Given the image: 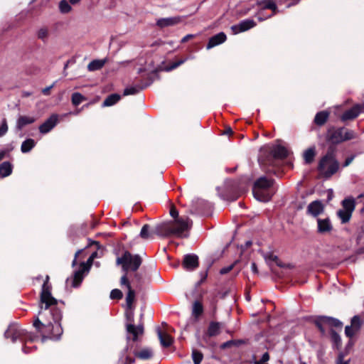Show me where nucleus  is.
I'll use <instances>...</instances> for the list:
<instances>
[{"label":"nucleus","instance_id":"1","mask_svg":"<svg viewBox=\"0 0 364 364\" xmlns=\"http://www.w3.org/2000/svg\"><path fill=\"white\" fill-rule=\"evenodd\" d=\"M48 279L46 276L41 292L40 309L33 322V326L43 335V341L46 337L58 340L63 332L60 323L62 313L58 307V300L51 294Z\"/></svg>","mask_w":364,"mask_h":364},{"label":"nucleus","instance_id":"2","mask_svg":"<svg viewBox=\"0 0 364 364\" xmlns=\"http://www.w3.org/2000/svg\"><path fill=\"white\" fill-rule=\"evenodd\" d=\"M193 225L188 217H181L168 223L159 224L156 228V233L161 237L175 235L178 237H187Z\"/></svg>","mask_w":364,"mask_h":364},{"label":"nucleus","instance_id":"3","mask_svg":"<svg viewBox=\"0 0 364 364\" xmlns=\"http://www.w3.org/2000/svg\"><path fill=\"white\" fill-rule=\"evenodd\" d=\"M288 152L284 146L280 145H266L261 148L258 158L262 167L273 163L274 159H284L287 156Z\"/></svg>","mask_w":364,"mask_h":364},{"label":"nucleus","instance_id":"4","mask_svg":"<svg viewBox=\"0 0 364 364\" xmlns=\"http://www.w3.org/2000/svg\"><path fill=\"white\" fill-rule=\"evenodd\" d=\"M339 168V163L336 158L335 151L329 149L323 156L318 164V171L321 176L328 178L335 174Z\"/></svg>","mask_w":364,"mask_h":364},{"label":"nucleus","instance_id":"5","mask_svg":"<svg viewBox=\"0 0 364 364\" xmlns=\"http://www.w3.org/2000/svg\"><path fill=\"white\" fill-rule=\"evenodd\" d=\"M273 181L267 179L266 177L259 178L254 185L253 195L259 201L267 202L274 194V191L271 189Z\"/></svg>","mask_w":364,"mask_h":364},{"label":"nucleus","instance_id":"6","mask_svg":"<svg viewBox=\"0 0 364 364\" xmlns=\"http://www.w3.org/2000/svg\"><path fill=\"white\" fill-rule=\"evenodd\" d=\"M141 258L139 255H132L125 251L121 257L117 258V264L122 265L123 271H136L141 264Z\"/></svg>","mask_w":364,"mask_h":364},{"label":"nucleus","instance_id":"7","mask_svg":"<svg viewBox=\"0 0 364 364\" xmlns=\"http://www.w3.org/2000/svg\"><path fill=\"white\" fill-rule=\"evenodd\" d=\"M4 336L6 338H11L13 343L18 340L24 341L29 338L27 335V332L18 323H12L9 325L4 333Z\"/></svg>","mask_w":364,"mask_h":364},{"label":"nucleus","instance_id":"8","mask_svg":"<svg viewBox=\"0 0 364 364\" xmlns=\"http://www.w3.org/2000/svg\"><path fill=\"white\" fill-rule=\"evenodd\" d=\"M343 132L344 128H330L326 134V140L333 144H339L343 141Z\"/></svg>","mask_w":364,"mask_h":364},{"label":"nucleus","instance_id":"9","mask_svg":"<svg viewBox=\"0 0 364 364\" xmlns=\"http://www.w3.org/2000/svg\"><path fill=\"white\" fill-rule=\"evenodd\" d=\"M256 26V23L253 19H245L239 23L232 25L230 28L234 34H238L247 31Z\"/></svg>","mask_w":364,"mask_h":364},{"label":"nucleus","instance_id":"10","mask_svg":"<svg viewBox=\"0 0 364 364\" xmlns=\"http://www.w3.org/2000/svg\"><path fill=\"white\" fill-rule=\"evenodd\" d=\"M121 285H124L128 289V292L126 296V305L128 309H131L132 304L135 298V292L132 289L131 285L127 278V273H125L121 278Z\"/></svg>","mask_w":364,"mask_h":364},{"label":"nucleus","instance_id":"11","mask_svg":"<svg viewBox=\"0 0 364 364\" xmlns=\"http://www.w3.org/2000/svg\"><path fill=\"white\" fill-rule=\"evenodd\" d=\"M59 116L56 114H52L40 127L39 132L41 134H47L50 132L58 124Z\"/></svg>","mask_w":364,"mask_h":364},{"label":"nucleus","instance_id":"12","mask_svg":"<svg viewBox=\"0 0 364 364\" xmlns=\"http://www.w3.org/2000/svg\"><path fill=\"white\" fill-rule=\"evenodd\" d=\"M89 271V266L84 262L80 264V269L74 273V277L71 279L72 287H78L82 282L84 275Z\"/></svg>","mask_w":364,"mask_h":364},{"label":"nucleus","instance_id":"13","mask_svg":"<svg viewBox=\"0 0 364 364\" xmlns=\"http://www.w3.org/2000/svg\"><path fill=\"white\" fill-rule=\"evenodd\" d=\"M333 230V225L328 218L317 219V232L324 235L330 233Z\"/></svg>","mask_w":364,"mask_h":364},{"label":"nucleus","instance_id":"14","mask_svg":"<svg viewBox=\"0 0 364 364\" xmlns=\"http://www.w3.org/2000/svg\"><path fill=\"white\" fill-rule=\"evenodd\" d=\"M182 17L179 16L168 17V18H159L156 21V26L161 28L173 26L180 23L182 21Z\"/></svg>","mask_w":364,"mask_h":364},{"label":"nucleus","instance_id":"15","mask_svg":"<svg viewBox=\"0 0 364 364\" xmlns=\"http://www.w3.org/2000/svg\"><path fill=\"white\" fill-rule=\"evenodd\" d=\"M363 105L359 104L355 105L343 114L341 117L342 121L355 119L363 112Z\"/></svg>","mask_w":364,"mask_h":364},{"label":"nucleus","instance_id":"16","mask_svg":"<svg viewBox=\"0 0 364 364\" xmlns=\"http://www.w3.org/2000/svg\"><path fill=\"white\" fill-rule=\"evenodd\" d=\"M198 265V258L196 255H187L184 257L183 266L187 270H193Z\"/></svg>","mask_w":364,"mask_h":364},{"label":"nucleus","instance_id":"17","mask_svg":"<svg viewBox=\"0 0 364 364\" xmlns=\"http://www.w3.org/2000/svg\"><path fill=\"white\" fill-rule=\"evenodd\" d=\"M323 211V205L319 200H314L311 202L307 207V213L314 217H317Z\"/></svg>","mask_w":364,"mask_h":364},{"label":"nucleus","instance_id":"18","mask_svg":"<svg viewBox=\"0 0 364 364\" xmlns=\"http://www.w3.org/2000/svg\"><path fill=\"white\" fill-rule=\"evenodd\" d=\"M226 35L223 32H220L209 39L207 44V49H210L215 46H217L226 41Z\"/></svg>","mask_w":364,"mask_h":364},{"label":"nucleus","instance_id":"19","mask_svg":"<svg viewBox=\"0 0 364 364\" xmlns=\"http://www.w3.org/2000/svg\"><path fill=\"white\" fill-rule=\"evenodd\" d=\"M36 122V118L31 116H20L17 121L16 127L18 130H21L25 126L33 124Z\"/></svg>","mask_w":364,"mask_h":364},{"label":"nucleus","instance_id":"20","mask_svg":"<svg viewBox=\"0 0 364 364\" xmlns=\"http://www.w3.org/2000/svg\"><path fill=\"white\" fill-rule=\"evenodd\" d=\"M316 146H313L306 149L303 153V158L306 164H310L314 161L316 156Z\"/></svg>","mask_w":364,"mask_h":364},{"label":"nucleus","instance_id":"21","mask_svg":"<svg viewBox=\"0 0 364 364\" xmlns=\"http://www.w3.org/2000/svg\"><path fill=\"white\" fill-rule=\"evenodd\" d=\"M157 334L161 346L169 347L172 344V338L168 333H162L159 328H157Z\"/></svg>","mask_w":364,"mask_h":364},{"label":"nucleus","instance_id":"22","mask_svg":"<svg viewBox=\"0 0 364 364\" xmlns=\"http://www.w3.org/2000/svg\"><path fill=\"white\" fill-rule=\"evenodd\" d=\"M127 331L129 333L133 335V341H136L138 336L143 333L144 328L142 326H135L134 325L129 323L127 325Z\"/></svg>","mask_w":364,"mask_h":364},{"label":"nucleus","instance_id":"23","mask_svg":"<svg viewBox=\"0 0 364 364\" xmlns=\"http://www.w3.org/2000/svg\"><path fill=\"white\" fill-rule=\"evenodd\" d=\"M107 62V59L94 60L91 61L88 65L87 69L89 71H95L101 69Z\"/></svg>","mask_w":364,"mask_h":364},{"label":"nucleus","instance_id":"24","mask_svg":"<svg viewBox=\"0 0 364 364\" xmlns=\"http://www.w3.org/2000/svg\"><path fill=\"white\" fill-rule=\"evenodd\" d=\"M13 166L10 162L5 161L0 164V175L7 177L12 173Z\"/></svg>","mask_w":364,"mask_h":364},{"label":"nucleus","instance_id":"25","mask_svg":"<svg viewBox=\"0 0 364 364\" xmlns=\"http://www.w3.org/2000/svg\"><path fill=\"white\" fill-rule=\"evenodd\" d=\"M323 321H324V323L330 327L341 328L343 326V323L341 321L333 317L323 316Z\"/></svg>","mask_w":364,"mask_h":364},{"label":"nucleus","instance_id":"26","mask_svg":"<svg viewBox=\"0 0 364 364\" xmlns=\"http://www.w3.org/2000/svg\"><path fill=\"white\" fill-rule=\"evenodd\" d=\"M221 325L218 322H210L208 328L209 336H215L220 333Z\"/></svg>","mask_w":364,"mask_h":364},{"label":"nucleus","instance_id":"27","mask_svg":"<svg viewBox=\"0 0 364 364\" xmlns=\"http://www.w3.org/2000/svg\"><path fill=\"white\" fill-rule=\"evenodd\" d=\"M153 355V351L151 348H145L135 353V356L141 360H148Z\"/></svg>","mask_w":364,"mask_h":364},{"label":"nucleus","instance_id":"28","mask_svg":"<svg viewBox=\"0 0 364 364\" xmlns=\"http://www.w3.org/2000/svg\"><path fill=\"white\" fill-rule=\"evenodd\" d=\"M121 99V96L118 94H112L108 96L103 102V107H109L116 104Z\"/></svg>","mask_w":364,"mask_h":364},{"label":"nucleus","instance_id":"29","mask_svg":"<svg viewBox=\"0 0 364 364\" xmlns=\"http://www.w3.org/2000/svg\"><path fill=\"white\" fill-rule=\"evenodd\" d=\"M342 205L343 210L353 213L355 207V200L352 198H346L343 200Z\"/></svg>","mask_w":364,"mask_h":364},{"label":"nucleus","instance_id":"30","mask_svg":"<svg viewBox=\"0 0 364 364\" xmlns=\"http://www.w3.org/2000/svg\"><path fill=\"white\" fill-rule=\"evenodd\" d=\"M36 145V142L33 139H28L23 141L21 146L22 153L29 152Z\"/></svg>","mask_w":364,"mask_h":364},{"label":"nucleus","instance_id":"31","mask_svg":"<svg viewBox=\"0 0 364 364\" xmlns=\"http://www.w3.org/2000/svg\"><path fill=\"white\" fill-rule=\"evenodd\" d=\"M328 117V112L322 111L318 112L314 118V122L317 125H323Z\"/></svg>","mask_w":364,"mask_h":364},{"label":"nucleus","instance_id":"32","mask_svg":"<svg viewBox=\"0 0 364 364\" xmlns=\"http://www.w3.org/2000/svg\"><path fill=\"white\" fill-rule=\"evenodd\" d=\"M337 215L341 219L342 223H346L350 220L352 213L343 209H341L338 210Z\"/></svg>","mask_w":364,"mask_h":364},{"label":"nucleus","instance_id":"33","mask_svg":"<svg viewBox=\"0 0 364 364\" xmlns=\"http://www.w3.org/2000/svg\"><path fill=\"white\" fill-rule=\"evenodd\" d=\"M262 9H271L274 11L277 9V5L272 0H263L259 3Z\"/></svg>","mask_w":364,"mask_h":364},{"label":"nucleus","instance_id":"34","mask_svg":"<svg viewBox=\"0 0 364 364\" xmlns=\"http://www.w3.org/2000/svg\"><path fill=\"white\" fill-rule=\"evenodd\" d=\"M203 311V305L199 301H195L193 305L192 315L196 317V318H198Z\"/></svg>","mask_w":364,"mask_h":364},{"label":"nucleus","instance_id":"35","mask_svg":"<svg viewBox=\"0 0 364 364\" xmlns=\"http://www.w3.org/2000/svg\"><path fill=\"white\" fill-rule=\"evenodd\" d=\"M119 362L121 364H132L134 363V358L127 355V348L122 352Z\"/></svg>","mask_w":364,"mask_h":364},{"label":"nucleus","instance_id":"36","mask_svg":"<svg viewBox=\"0 0 364 364\" xmlns=\"http://www.w3.org/2000/svg\"><path fill=\"white\" fill-rule=\"evenodd\" d=\"M363 320L360 318L359 316H354L351 319V324L352 327L355 331H359V329L361 328L363 325Z\"/></svg>","mask_w":364,"mask_h":364},{"label":"nucleus","instance_id":"37","mask_svg":"<svg viewBox=\"0 0 364 364\" xmlns=\"http://www.w3.org/2000/svg\"><path fill=\"white\" fill-rule=\"evenodd\" d=\"M72 103L77 106L85 100V97L79 92H75L72 95Z\"/></svg>","mask_w":364,"mask_h":364},{"label":"nucleus","instance_id":"38","mask_svg":"<svg viewBox=\"0 0 364 364\" xmlns=\"http://www.w3.org/2000/svg\"><path fill=\"white\" fill-rule=\"evenodd\" d=\"M59 9L60 12L67 14L70 11L71 6L66 0H62L59 3Z\"/></svg>","mask_w":364,"mask_h":364},{"label":"nucleus","instance_id":"39","mask_svg":"<svg viewBox=\"0 0 364 364\" xmlns=\"http://www.w3.org/2000/svg\"><path fill=\"white\" fill-rule=\"evenodd\" d=\"M357 137L356 134L353 131L350 129H347L344 128V132H343V141L353 139Z\"/></svg>","mask_w":364,"mask_h":364},{"label":"nucleus","instance_id":"40","mask_svg":"<svg viewBox=\"0 0 364 364\" xmlns=\"http://www.w3.org/2000/svg\"><path fill=\"white\" fill-rule=\"evenodd\" d=\"M203 354L200 352H199L196 350H193L192 358H193L194 364H200L203 360Z\"/></svg>","mask_w":364,"mask_h":364},{"label":"nucleus","instance_id":"41","mask_svg":"<svg viewBox=\"0 0 364 364\" xmlns=\"http://www.w3.org/2000/svg\"><path fill=\"white\" fill-rule=\"evenodd\" d=\"M150 227L149 225L146 224L143 225L141 232H140V237L143 239H148L150 237V232H149Z\"/></svg>","mask_w":364,"mask_h":364},{"label":"nucleus","instance_id":"42","mask_svg":"<svg viewBox=\"0 0 364 364\" xmlns=\"http://www.w3.org/2000/svg\"><path fill=\"white\" fill-rule=\"evenodd\" d=\"M8 124L6 119H3L0 126V137L4 136L8 132Z\"/></svg>","mask_w":364,"mask_h":364},{"label":"nucleus","instance_id":"43","mask_svg":"<svg viewBox=\"0 0 364 364\" xmlns=\"http://www.w3.org/2000/svg\"><path fill=\"white\" fill-rule=\"evenodd\" d=\"M331 339H332L333 342L337 346H340L341 343V338L340 336L335 331H331Z\"/></svg>","mask_w":364,"mask_h":364},{"label":"nucleus","instance_id":"44","mask_svg":"<svg viewBox=\"0 0 364 364\" xmlns=\"http://www.w3.org/2000/svg\"><path fill=\"white\" fill-rule=\"evenodd\" d=\"M139 91V89L136 87H127L124 90V95H134L137 93Z\"/></svg>","mask_w":364,"mask_h":364},{"label":"nucleus","instance_id":"45","mask_svg":"<svg viewBox=\"0 0 364 364\" xmlns=\"http://www.w3.org/2000/svg\"><path fill=\"white\" fill-rule=\"evenodd\" d=\"M122 297V293L119 289H114L112 290V291L110 293V298L112 299H119Z\"/></svg>","mask_w":364,"mask_h":364},{"label":"nucleus","instance_id":"46","mask_svg":"<svg viewBox=\"0 0 364 364\" xmlns=\"http://www.w3.org/2000/svg\"><path fill=\"white\" fill-rule=\"evenodd\" d=\"M358 331H355L352 327V326H346L345 328V333H346V336H348L349 338L353 337Z\"/></svg>","mask_w":364,"mask_h":364},{"label":"nucleus","instance_id":"47","mask_svg":"<svg viewBox=\"0 0 364 364\" xmlns=\"http://www.w3.org/2000/svg\"><path fill=\"white\" fill-rule=\"evenodd\" d=\"M186 60H187V58H185V59L180 60H178V61H177L176 63H172L171 65H169L168 68H166V71H171V70L176 68L179 65H181L183 63H184L186 61Z\"/></svg>","mask_w":364,"mask_h":364},{"label":"nucleus","instance_id":"48","mask_svg":"<svg viewBox=\"0 0 364 364\" xmlns=\"http://www.w3.org/2000/svg\"><path fill=\"white\" fill-rule=\"evenodd\" d=\"M323 316H321L319 317L316 321V325L317 326V327L319 328L320 331L322 333H325V329H324V327H323V325H326V323H324V321H323Z\"/></svg>","mask_w":364,"mask_h":364},{"label":"nucleus","instance_id":"49","mask_svg":"<svg viewBox=\"0 0 364 364\" xmlns=\"http://www.w3.org/2000/svg\"><path fill=\"white\" fill-rule=\"evenodd\" d=\"M355 159V155H352L350 156H348L344 161V163L343 164V167H347L351 163L352 161L354 160Z\"/></svg>","mask_w":364,"mask_h":364},{"label":"nucleus","instance_id":"50","mask_svg":"<svg viewBox=\"0 0 364 364\" xmlns=\"http://www.w3.org/2000/svg\"><path fill=\"white\" fill-rule=\"evenodd\" d=\"M233 264H231L228 267H223L220 270V273L221 274H227L228 272H229L230 270H232V269L233 268Z\"/></svg>","mask_w":364,"mask_h":364},{"label":"nucleus","instance_id":"51","mask_svg":"<svg viewBox=\"0 0 364 364\" xmlns=\"http://www.w3.org/2000/svg\"><path fill=\"white\" fill-rule=\"evenodd\" d=\"M337 364H348V361L344 360L343 354H340L338 357Z\"/></svg>","mask_w":364,"mask_h":364},{"label":"nucleus","instance_id":"52","mask_svg":"<svg viewBox=\"0 0 364 364\" xmlns=\"http://www.w3.org/2000/svg\"><path fill=\"white\" fill-rule=\"evenodd\" d=\"M269 360V353H264L262 356V358L260 360V361H262V363H265L266 362H267L268 360Z\"/></svg>","mask_w":364,"mask_h":364},{"label":"nucleus","instance_id":"53","mask_svg":"<svg viewBox=\"0 0 364 364\" xmlns=\"http://www.w3.org/2000/svg\"><path fill=\"white\" fill-rule=\"evenodd\" d=\"M194 37V35L193 34H188L186 36H185L182 39H181V43H186V41H188V40H190L191 38H193Z\"/></svg>","mask_w":364,"mask_h":364},{"label":"nucleus","instance_id":"54","mask_svg":"<svg viewBox=\"0 0 364 364\" xmlns=\"http://www.w3.org/2000/svg\"><path fill=\"white\" fill-rule=\"evenodd\" d=\"M170 215L175 218L178 217V213L174 208H172L170 210Z\"/></svg>","mask_w":364,"mask_h":364},{"label":"nucleus","instance_id":"55","mask_svg":"<svg viewBox=\"0 0 364 364\" xmlns=\"http://www.w3.org/2000/svg\"><path fill=\"white\" fill-rule=\"evenodd\" d=\"M251 269H252L253 273H255V274H257L258 273L257 267V264H255V262H252L251 264Z\"/></svg>","mask_w":364,"mask_h":364},{"label":"nucleus","instance_id":"56","mask_svg":"<svg viewBox=\"0 0 364 364\" xmlns=\"http://www.w3.org/2000/svg\"><path fill=\"white\" fill-rule=\"evenodd\" d=\"M53 87V85L49 86V87H45L44 89H43L42 90V92L44 94V95H48L49 92H50V89Z\"/></svg>","mask_w":364,"mask_h":364},{"label":"nucleus","instance_id":"57","mask_svg":"<svg viewBox=\"0 0 364 364\" xmlns=\"http://www.w3.org/2000/svg\"><path fill=\"white\" fill-rule=\"evenodd\" d=\"M46 35H47V32H46V31H44V30H41L39 32V34H38L39 37L41 38H43L45 36H46Z\"/></svg>","mask_w":364,"mask_h":364},{"label":"nucleus","instance_id":"58","mask_svg":"<svg viewBox=\"0 0 364 364\" xmlns=\"http://www.w3.org/2000/svg\"><path fill=\"white\" fill-rule=\"evenodd\" d=\"M81 252V250H78L76 253H75V258L73 261V266H75V264H76V259H77V255Z\"/></svg>","mask_w":364,"mask_h":364},{"label":"nucleus","instance_id":"59","mask_svg":"<svg viewBox=\"0 0 364 364\" xmlns=\"http://www.w3.org/2000/svg\"><path fill=\"white\" fill-rule=\"evenodd\" d=\"M6 154V151H0V161L2 160Z\"/></svg>","mask_w":364,"mask_h":364},{"label":"nucleus","instance_id":"60","mask_svg":"<svg viewBox=\"0 0 364 364\" xmlns=\"http://www.w3.org/2000/svg\"><path fill=\"white\" fill-rule=\"evenodd\" d=\"M271 16H272V15H269V16H268L267 17H262V16H260V13H259V16H258V19H259V21H262L265 20L266 18H267L270 17Z\"/></svg>","mask_w":364,"mask_h":364},{"label":"nucleus","instance_id":"61","mask_svg":"<svg viewBox=\"0 0 364 364\" xmlns=\"http://www.w3.org/2000/svg\"><path fill=\"white\" fill-rule=\"evenodd\" d=\"M127 317L128 318L132 321L133 320V313L132 312H130V313H127Z\"/></svg>","mask_w":364,"mask_h":364},{"label":"nucleus","instance_id":"62","mask_svg":"<svg viewBox=\"0 0 364 364\" xmlns=\"http://www.w3.org/2000/svg\"><path fill=\"white\" fill-rule=\"evenodd\" d=\"M95 255H96V252L92 253V255L90 257L88 262H92V259H94V257H95Z\"/></svg>","mask_w":364,"mask_h":364},{"label":"nucleus","instance_id":"63","mask_svg":"<svg viewBox=\"0 0 364 364\" xmlns=\"http://www.w3.org/2000/svg\"><path fill=\"white\" fill-rule=\"evenodd\" d=\"M72 4H75L80 1V0H69Z\"/></svg>","mask_w":364,"mask_h":364},{"label":"nucleus","instance_id":"64","mask_svg":"<svg viewBox=\"0 0 364 364\" xmlns=\"http://www.w3.org/2000/svg\"><path fill=\"white\" fill-rule=\"evenodd\" d=\"M26 349H27V347H26V346H23V351L25 353H28Z\"/></svg>","mask_w":364,"mask_h":364}]
</instances>
